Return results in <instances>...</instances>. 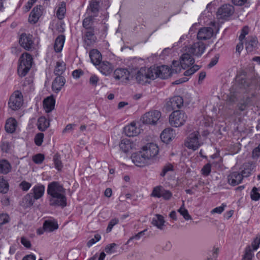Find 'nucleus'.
<instances>
[{
	"label": "nucleus",
	"mask_w": 260,
	"mask_h": 260,
	"mask_svg": "<svg viewBox=\"0 0 260 260\" xmlns=\"http://www.w3.org/2000/svg\"><path fill=\"white\" fill-rule=\"evenodd\" d=\"M45 186L42 184H38L34 186L31 189L33 198L38 200L42 197L45 192Z\"/></svg>",
	"instance_id": "cd10ccee"
},
{
	"label": "nucleus",
	"mask_w": 260,
	"mask_h": 260,
	"mask_svg": "<svg viewBox=\"0 0 260 260\" xmlns=\"http://www.w3.org/2000/svg\"><path fill=\"white\" fill-rule=\"evenodd\" d=\"M90 7L91 12L93 13V17L96 16L99 10V2L93 1L90 4Z\"/></svg>",
	"instance_id": "de8ad7c7"
},
{
	"label": "nucleus",
	"mask_w": 260,
	"mask_h": 260,
	"mask_svg": "<svg viewBox=\"0 0 260 260\" xmlns=\"http://www.w3.org/2000/svg\"><path fill=\"white\" fill-rule=\"evenodd\" d=\"M254 254L250 246H248L245 249V253L242 260H251Z\"/></svg>",
	"instance_id": "c03bdc74"
},
{
	"label": "nucleus",
	"mask_w": 260,
	"mask_h": 260,
	"mask_svg": "<svg viewBox=\"0 0 260 260\" xmlns=\"http://www.w3.org/2000/svg\"><path fill=\"white\" fill-rule=\"evenodd\" d=\"M165 220L162 215L157 214L152 221V224L156 226L158 229L162 230L164 225Z\"/></svg>",
	"instance_id": "4c0bfd02"
},
{
	"label": "nucleus",
	"mask_w": 260,
	"mask_h": 260,
	"mask_svg": "<svg viewBox=\"0 0 260 260\" xmlns=\"http://www.w3.org/2000/svg\"><path fill=\"white\" fill-rule=\"evenodd\" d=\"M255 168V164L248 162L245 165L244 170L240 172L242 174V179L244 177H247L250 174L251 171Z\"/></svg>",
	"instance_id": "e433bc0d"
},
{
	"label": "nucleus",
	"mask_w": 260,
	"mask_h": 260,
	"mask_svg": "<svg viewBox=\"0 0 260 260\" xmlns=\"http://www.w3.org/2000/svg\"><path fill=\"white\" fill-rule=\"evenodd\" d=\"M32 63V56L27 53H23L19 59L17 72L20 77H24L30 70Z\"/></svg>",
	"instance_id": "7ed1b4c3"
},
{
	"label": "nucleus",
	"mask_w": 260,
	"mask_h": 260,
	"mask_svg": "<svg viewBox=\"0 0 260 260\" xmlns=\"http://www.w3.org/2000/svg\"><path fill=\"white\" fill-rule=\"evenodd\" d=\"M178 212L186 220H189L191 219V216L189 214L188 210L184 207V204L178 210Z\"/></svg>",
	"instance_id": "a18cd8bd"
},
{
	"label": "nucleus",
	"mask_w": 260,
	"mask_h": 260,
	"mask_svg": "<svg viewBox=\"0 0 260 260\" xmlns=\"http://www.w3.org/2000/svg\"><path fill=\"white\" fill-rule=\"evenodd\" d=\"M213 29L211 27H203L199 30L197 38L200 40L210 39L213 36Z\"/></svg>",
	"instance_id": "dca6fc26"
},
{
	"label": "nucleus",
	"mask_w": 260,
	"mask_h": 260,
	"mask_svg": "<svg viewBox=\"0 0 260 260\" xmlns=\"http://www.w3.org/2000/svg\"><path fill=\"white\" fill-rule=\"evenodd\" d=\"M44 135L43 133H40L37 134L35 137V143L36 145L40 146L43 142Z\"/></svg>",
	"instance_id": "864d4df0"
},
{
	"label": "nucleus",
	"mask_w": 260,
	"mask_h": 260,
	"mask_svg": "<svg viewBox=\"0 0 260 260\" xmlns=\"http://www.w3.org/2000/svg\"><path fill=\"white\" fill-rule=\"evenodd\" d=\"M258 188L253 187L251 190L250 197L252 200L257 201L260 199V193L258 192Z\"/></svg>",
	"instance_id": "09e8293b"
},
{
	"label": "nucleus",
	"mask_w": 260,
	"mask_h": 260,
	"mask_svg": "<svg viewBox=\"0 0 260 260\" xmlns=\"http://www.w3.org/2000/svg\"><path fill=\"white\" fill-rule=\"evenodd\" d=\"M187 119V115L182 110H175L169 116V123L172 126L178 127L183 125Z\"/></svg>",
	"instance_id": "20e7f679"
},
{
	"label": "nucleus",
	"mask_w": 260,
	"mask_h": 260,
	"mask_svg": "<svg viewBox=\"0 0 260 260\" xmlns=\"http://www.w3.org/2000/svg\"><path fill=\"white\" fill-rule=\"evenodd\" d=\"M35 202V199L31 192L24 196L19 202V205L24 209H26L32 206Z\"/></svg>",
	"instance_id": "b1692460"
},
{
	"label": "nucleus",
	"mask_w": 260,
	"mask_h": 260,
	"mask_svg": "<svg viewBox=\"0 0 260 260\" xmlns=\"http://www.w3.org/2000/svg\"><path fill=\"white\" fill-rule=\"evenodd\" d=\"M55 104V100L51 95L45 99L43 101V107L47 113L51 112L54 109Z\"/></svg>",
	"instance_id": "bb28decb"
},
{
	"label": "nucleus",
	"mask_w": 260,
	"mask_h": 260,
	"mask_svg": "<svg viewBox=\"0 0 260 260\" xmlns=\"http://www.w3.org/2000/svg\"><path fill=\"white\" fill-rule=\"evenodd\" d=\"M89 57L92 63L95 65L99 64L102 60V54L97 49H92L89 52Z\"/></svg>",
	"instance_id": "c756f323"
},
{
	"label": "nucleus",
	"mask_w": 260,
	"mask_h": 260,
	"mask_svg": "<svg viewBox=\"0 0 260 260\" xmlns=\"http://www.w3.org/2000/svg\"><path fill=\"white\" fill-rule=\"evenodd\" d=\"M161 117V113L158 110L151 111L143 116L142 120L147 124H155Z\"/></svg>",
	"instance_id": "6e6552de"
},
{
	"label": "nucleus",
	"mask_w": 260,
	"mask_h": 260,
	"mask_svg": "<svg viewBox=\"0 0 260 260\" xmlns=\"http://www.w3.org/2000/svg\"><path fill=\"white\" fill-rule=\"evenodd\" d=\"M260 244V235H257L251 243L253 250H256Z\"/></svg>",
	"instance_id": "052dcab7"
},
{
	"label": "nucleus",
	"mask_w": 260,
	"mask_h": 260,
	"mask_svg": "<svg viewBox=\"0 0 260 260\" xmlns=\"http://www.w3.org/2000/svg\"><path fill=\"white\" fill-rule=\"evenodd\" d=\"M173 66L172 69L165 65L153 68V71L155 72L154 75L156 76V78L159 77L161 79H166L170 77L172 74L178 73L180 72L181 68L178 61H173Z\"/></svg>",
	"instance_id": "f03ea898"
},
{
	"label": "nucleus",
	"mask_w": 260,
	"mask_h": 260,
	"mask_svg": "<svg viewBox=\"0 0 260 260\" xmlns=\"http://www.w3.org/2000/svg\"><path fill=\"white\" fill-rule=\"evenodd\" d=\"M235 11L234 8L230 4L222 5L217 11V15L220 18L226 19L231 17Z\"/></svg>",
	"instance_id": "ddd939ff"
},
{
	"label": "nucleus",
	"mask_w": 260,
	"mask_h": 260,
	"mask_svg": "<svg viewBox=\"0 0 260 260\" xmlns=\"http://www.w3.org/2000/svg\"><path fill=\"white\" fill-rule=\"evenodd\" d=\"M124 132L127 136L131 137L137 136L140 133V130L136 126V123L132 122L130 124L124 127Z\"/></svg>",
	"instance_id": "aec40b11"
},
{
	"label": "nucleus",
	"mask_w": 260,
	"mask_h": 260,
	"mask_svg": "<svg viewBox=\"0 0 260 260\" xmlns=\"http://www.w3.org/2000/svg\"><path fill=\"white\" fill-rule=\"evenodd\" d=\"M47 193L50 206L62 208L67 206L66 189L58 182L52 181L49 183L47 186Z\"/></svg>",
	"instance_id": "f257e3e1"
},
{
	"label": "nucleus",
	"mask_w": 260,
	"mask_h": 260,
	"mask_svg": "<svg viewBox=\"0 0 260 260\" xmlns=\"http://www.w3.org/2000/svg\"><path fill=\"white\" fill-rule=\"evenodd\" d=\"M251 157L254 159H257L260 157V144L252 152Z\"/></svg>",
	"instance_id": "13d9d810"
},
{
	"label": "nucleus",
	"mask_w": 260,
	"mask_h": 260,
	"mask_svg": "<svg viewBox=\"0 0 260 260\" xmlns=\"http://www.w3.org/2000/svg\"><path fill=\"white\" fill-rule=\"evenodd\" d=\"M183 99L179 95L174 96L170 98L166 103L167 110L171 111L175 109H180L183 105Z\"/></svg>",
	"instance_id": "9d476101"
},
{
	"label": "nucleus",
	"mask_w": 260,
	"mask_h": 260,
	"mask_svg": "<svg viewBox=\"0 0 260 260\" xmlns=\"http://www.w3.org/2000/svg\"><path fill=\"white\" fill-rule=\"evenodd\" d=\"M65 83V78L62 76H58L53 81L52 88L55 92L57 93L61 89Z\"/></svg>",
	"instance_id": "a878e982"
},
{
	"label": "nucleus",
	"mask_w": 260,
	"mask_h": 260,
	"mask_svg": "<svg viewBox=\"0 0 260 260\" xmlns=\"http://www.w3.org/2000/svg\"><path fill=\"white\" fill-rule=\"evenodd\" d=\"M205 46L203 43L196 42L192 44L189 49V52L193 55L200 56L204 53Z\"/></svg>",
	"instance_id": "f3484780"
},
{
	"label": "nucleus",
	"mask_w": 260,
	"mask_h": 260,
	"mask_svg": "<svg viewBox=\"0 0 260 260\" xmlns=\"http://www.w3.org/2000/svg\"><path fill=\"white\" fill-rule=\"evenodd\" d=\"M9 221V216L6 213H2L0 214V225L8 223Z\"/></svg>",
	"instance_id": "680f3d73"
},
{
	"label": "nucleus",
	"mask_w": 260,
	"mask_h": 260,
	"mask_svg": "<svg viewBox=\"0 0 260 260\" xmlns=\"http://www.w3.org/2000/svg\"><path fill=\"white\" fill-rule=\"evenodd\" d=\"M131 158L135 165L140 167L145 166L147 164V160H148L146 158L142 150L133 153Z\"/></svg>",
	"instance_id": "4468645a"
},
{
	"label": "nucleus",
	"mask_w": 260,
	"mask_h": 260,
	"mask_svg": "<svg viewBox=\"0 0 260 260\" xmlns=\"http://www.w3.org/2000/svg\"><path fill=\"white\" fill-rule=\"evenodd\" d=\"M175 137V132L172 128L165 129L160 135V139L165 143H169Z\"/></svg>",
	"instance_id": "5701e85b"
},
{
	"label": "nucleus",
	"mask_w": 260,
	"mask_h": 260,
	"mask_svg": "<svg viewBox=\"0 0 260 260\" xmlns=\"http://www.w3.org/2000/svg\"><path fill=\"white\" fill-rule=\"evenodd\" d=\"M119 222V220L117 218H114L111 219L108 224V225L107 226V228L106 229L107 233H109L111 231L113 227L117 224Z\"/></svg>",
	"instance_id": "bf43d9fd"
},
{
	"label": "nucleus",
	"mask_w": 260,
	"mask_h": 260,
	"mask_svg": "<svg viewBox=\"0 0 260 260\" xmlns=\"http://www.w3.org/2000/svg\"><path fill=\"white\" fill-rule=\"evenodd\" d=\"M19 43L26 50L29 51L34 48L33 37L30 34H22L19 39Z\"/></svg>",
	"instance_id": "9b49d317"
},
{
	"label": "nucleus",
	"mask_w": 260,
	"mask_h": 260,
	"mask_svg": "<svg viewBox=\"0 0 260 260\" xmlns=\"http://www.w3.org/2000/svg\"><path fill=\"white\" fill-rule=\"evenodd\" d=\"M11 165L7 159H0V173L7 174L11 172Z\"/></svg>",
	"instance_id": "2f4dec72"
},
{
	"label": "nucleus",
	"mask_w": 260,
	"mask_h": 260,
	"mask_svg": "<svg viewBox=\"0 0 260 260\" xmlns=\"http://www.w3.org/2000/svg\"><path fill=\"white\" fill-rule=\"evenodd\" d=\"M66 11V3L62 2L56 12V16L59 20H62L64 18Z\"/></svg>",
	"instance_id": "a19ab883"
},
{
	"label": "nucleus",
	"mask_w": 260,
	"mask_h": 260,
	"mask_svg": "<svg viewBox=\"0 0 260 260\" xmlns=\"http://www.w3.org/2000/svg\"><path fill=\"white\" fill-rule=\"evenodd\" d=\"M154 74L152 68L142 67L137 72L136 79L139 83L144 84L148 83L149 79H155L156 76Z\"/></svg>",
	"instance_id": "39448f33"
},
{
	"label": "nucleus",
	"mask_w": 260,
	"mask_h": 260,
	"mask_svg": "<svg viewBox=\"0 0 260 260\" xmlns=\"http://www.w3.org/2000/svg\"><path fill=\"white\" fill-rule=\"evenodd\" d=\"M97 66H98V69L100 72L105 76L110 75L113 71V66L108 61H101Z\"/></svg>",
	"instance_id": "a211bd4d"
},
{
	"label": "nucleus",
	"mask_w": 260,
	"mask_h": 260,
	"mask_svg": "<svg viewBox=\"0 0 260 260\" xmlns=\"http://www.w3.org/2000/svg\"><path fill=\"white\" fill-rule=\"evenodd\" d=\"M117 246V245L115 243H111L107 245L105 248V251L107 253H112L115 251V248Z\"/></svg>",
	"instance_id": "4d7b16f0"
},
{
	"label": "nucleus",
	"mask_w": 260,
	"mask_h": 260,
	"mask_svg": "<svg viewBox=\"0 0 260 260\" xmlns=\"http://www.w3.org/2000/svg\"><path fill=\"white\" fill-rule=\"evenodd\" d=\"M258 40L256 37H249L245 44L247 51L249 52H252L256 48Z\"/></svg>",
	"instance_id": "c85d7f7f"
},
{
	"label": "nucleus",
	"mask_w": 260,
	"mask_h": 260,
	"mask_svg": "<svg viewBox=\"0 0 260 260\" xmlns=\"http://www.w3.org/2000/svg\"><path fill=\"white\" fill-rule=\"evenodd\" d=\"M200 133L198 131H195L188 136L185 142L186 147L193 150H197L203 144L200 139Z\"/></svg>",
	"instance_id": "423d86ee"
},
{
	"label": "nucleus",
	"mask_w": 260,
	"mask_h": 260,
	"mask_svg": "<svg viewBox=\"0 0 260 260\" xmlns=\"http://www.w3.org/2000/svg\"><path fill=\"white\" fill-rule=\"evenodd\" d=\"M17 125L16 120L12 117L7 119L5 124V129L9 133H13L15 131Z\"/></svg>",
	"instance_id": "7c9ffc66"
},
{
	"label": "nucleus",
	"mask_w": 260,
	"mask_h": 260,
	"mask_svg": "<svg viewBox=\"0 0 260 260\" xmlns=\"http://www.w3.org/2000/svg\"><path fill=\"white\" fill-rule=\"evenodd\" d=\"M49 121L44 116L40 117L38 119V128L41 131H45L49 127Z\"/></svg>",
	"instance_id": "72a5a7b5"
},
{
	"label": "nucleus",
	"mask_w": 260,
	"mask_h": 260,
	"mask_svg": "<svg viewBox=\"0 0 260 260\" xmlns=\"http://www.w3.org/2000/svg\"><path fill=\"white\" fill-rule=\"evenodd\" d=\"M21 243L24 247L27 248H30L31 246L30 241L24 237H21Z\"/></svg>",
	"instance_id": "338daca9"
},
{
	"label": "nucleus",
	"mask_w": 260,
	"mask_h": 260,
	"mask_svg": "<svg viewBox=\"0 0 260 260\" xmlns=\"http://www.w3.org/2000/svg\"><path fill=\"white\" fill-rule=\"evenodd\" d=\"M242 180V174L239 171L232 172L228 176V182L232 186L238 185Z\"/></svg>",
	"instance_id": "2eb2a0df"
},
{
	"label": "nucleus",
	"mask_w": 260,
	"mask_h": 260,
	"mask_svg": "<svg viewBox=\"0 0 260 260\" xmlns=\"http://www.w3.org/2000/svg\"><path fill=\"white\" fill-rule=\"evenodd\" d=\"M66 69V64L63 61H57L55 67L54 73L56 75L61 76Z\"/></svg>",
	"instance_id": "f704fd0d"
},
{
	"label": "nucleus",
	"mask_w": 260,
	"mask_h": 260,
	"mask_svg": "<svg viewBox=\"0 0 260 260\" xmlns=\"http://www.w3.org/2000/svg\"><path fill=\"white\" fill-rule=\"evenodd\" d=\"M96 40V37L95 36L94 28L91 29V30H85L84 42L87 46H91L95 42Z\"/></svg>",
	"instance_id": "4be33fe9"
},
{
	"label": "nucleus",
	"mask_w": 260,
	"mask_h": 260,
	"mask_svg": "<svg viewBox=\"0 0 260 260\" xmlns=\"http://www.w3.org/2000/svg\"><path fill=\"white\" fill-rule=\"evenodd\" d=\"M9 190V184L3 178H0V192L6 193Z\"/></svg>",
	"instance_id": "37998d69"
},
{
	"label": "nucleus",
	"mask_w": 260,
	"mask_h": 260,
	"mask_svg": "<svg viewBox=\"0 0 260 260\" xmlns=\"http://www.w3.org/2000/svg\"><path fill=\"white\" fill-rule=\"evenodd\" d=\"M64 41L65 36L63 35H60L56 38L54 45L56 52H60L62 50Z\"/></svg>",
	"instance_id": "473e14b6"
},
{
	"label": "nucleus",
	"mask_w": 260,
	"mask_h": 260,
	"mask_svg": "<svg viewBox=\"0 0 260 260\" xmlns=\"http://www.w3.org/2000/svg\"><path fill=\"white\" fill-rule=\"evenodd\" d=\"M200 69V67L198 65H194L190 69L187 70L184 73L185 76H189L194 74L196 72Z\"/></svg>",
	"instance_id": "8fccbe9b"
},
{
	"label": "nucleus",
	"mask_w": 260,
	"mask_h": 260,
	"mask_svg": "<svg viewBox=\"0 0 260 260\" xmlns=\"http://www.w3.org/2000/svg\"><path fill=\"white\" fill-rule=\"evenodd\" d=\"M23 104V97L22 93L16 90L11 95L8 102L9 107L14 111L20 109Z\"/></svg>",
	"instance_id": "0eeeda50"
},
{
	"label": "nucleus",
	"mask_w": 260,
	"mask_h": 260,
	"mask_svg": "<svg viewBox=\"0 0 260 260\" xmlns=\"http://www.w3.org/2000/svg\"><path fill=\"white\" fill-rule=\"evenodd\" d=\"M1 149L2 151L4 152H8L10 146L9 143L7 142H2L0 145Z\"/></svg>",
	"instance_id": "774afa93"
},
{
	"label": "nucleus",
	"mask_w": 260,
	"mask_h": 260,
	"mask_svg": "<svg viewBox=\"0 0 260 260\" xmlns=\"http://www.w3.org/2000/svg\"><path fill=\"white\" fill-rule=\"evenodd\" d=\"M211 171V165L209 163L205 165L201 170V172L204 176H208L209 175Z\"/></svg>",
	"instance_id": "603ef678"
},
{
	"label": "nucleus",
	"mask_w": 260,
	"mask_h": 260,
	"mask_svg": "<svg viewBox=\"0 0 260 260\" xmlns=\"http://www.w3.org/2000/svg\"><path fill=\"white\" fill-rule=\"evenodd\" d=\"M133 143L129 140H123L119 144L120 149L125 153L129 152L132 149Z\"/></svg>",
	"instance_id": "58836bf2"
},
{
	"label": "nucleus",
	"mask_w": 260,
	"mask_h": 260,
	"mask_svg": "<svg viewBox=\"0 0 260 260\" xmlns=\"http://www.w3.org/2000/svg\"><path fill=\"white\" fill-rule=\"evenodd\" d=\"M249 31V28L248 26H244L241 29V34L239 37V40L240 41H243L246 35H248Z\"/></svg>",
	"instance_id": "6e6d98bb"
},
{
	"label": "nucleus",
	"mask_w": 260,
	"mask_h": 260,
	"mask_svg": "<svg viewBox=\"0 0 260 260\" xmlns=\"http://www.w3.org/2000/svg\"><path fill=\"white\" fill-rule=\"evenodd\" d=\"M219 58V54H215V55L211 59V60L210 61V63L208 64V68H211L214 67L215 65H216L218 61Z\"/></svg>",
	"instance_id": "e2e57ef3"
},
{
	"label": "nucleus",
	"mask_w": 260,
	"mask_h": 260,
	"mask_svg": "<svg viewBox=\"0 0 260 260\" xmlns=\"http://www.w3.org/2000/svg\"><path fill=\"white\" fill-rule=\"evenodd\" d=\"M100 82L99 77L95 74H91L89 79V84L90 86L95 87Z\"/></svg>",
	"instance_id": "49530a36"
},
{
	"label": "nucleus",
	"mask_w": 260,
	"mask_h": 260,
	"mask_svg": "<svg viewBox=\"0 0 260 260\" xmlns=\"http://www.w3.org/2000/svg\"><path fill=\"white\" fill-rule=\"evenodd\" d=\"M194 62L193 58L188 53H184L180 58V61L179 62L182 68L185 69L192 65Z\"/></svg>",
	"instance_id": "412c9836"
},
{
	"label": "nucleus",
	"mask_w": 260,
	"mask_h": 260,
	"mask_svg": "<svg viewBox=\"0 0 260 260\" xmlns=\"http://www.w3.org/2000/svg\"><path fill=\"white\" fill-rule=\"evenodd\" d=\"M151 196L157 198H162L165 200H169L172 197V193L170 190L165 189L162 186L158 185L153 188Z\"/></svg>",
	"instance_id": "1a4fd4ad"
},
{
	"label": "nucleus",
	"mask_w": 260,
	"mask_h": 260,
	"mask_svg": "<svg viewBox=\"0 0 260 260\" xmlns=\"http://www.w3.org/2000/svg\"><path fill=\"white\" fill-rule=\"evenodd\" d=\"M142 152L148 160L155 156L158 153V146L154 143H148L142 148Z\"/></svg>",
	"instance_id": "f8f14e48"
},
{
	"label": "nucleus",
	"mask_w": 260,
	"mask_h": 260,
	"mask_svg": "<svg viewBox=\"0 0 260 260\" xmlns=\"http://www.w3.org/2000/svg\"><path fill=\"white\" fill-rule=\"evenodd\" d=\"M19 186L23 191H27L30 188L31 184L28 182L23 181L20 183Z\"/></svg>",
	"instance_id": "0e129e2a"
},
{
	"label": "nucleus",
	"mask_w": 260,
	"mask_h": 260,
	"mask_svg": "<svg viewBox=\"0 0 260 260\" xmlns=\"http://www.w3.org/2000/svg\"><path fill=\"white\" fill-rule=\"evenodd\" d=\"M93 16L88 17L84 19L82 22V25L85 30L90 29L92 28H94V27L92 26L93 19Z\"/></svg>",
	"instance_id": "ea45409f"
},
{
	"label": "nucleus",
	"mask_w": 260,
	"mask_h": 260,
	"mask_svg": "<svg viewBox=\"0 0 260 260\" xmlns=\"http://www.w3.org/2000/svg\"><path fill=\"white\" fill-rule=\"evenodd\" d=\"M58 228V224L55 221L46 220L43 224V228L47 232H52Z\"/></svg>",
	"instance_id": "c9c22d12"
},
{
	"label": "nucleus",
	"mask_w": 260,
	"mask_h": 260,
	"mask_svg": "<svg viewBox=\"0 0 260 260\" xmlns=\"http://www.w3.org/2000/svg\"><path fill=\"white\" fill-rule=\"evenodd\" d=\"M45 158L44 155L41 153H39L32 156L33 161L37 164H41L43 162Z\"/></svg>",
	"instance_id": "3c124183"
},
{
	"label": "nucleus",
	"mask_w": 260,
	"mask_h": 260,
	"mask_svg": "<svg viewBox=\"0 0 260 260\" xmlns=\"http://www.w3.org/2000/svg\"><path fill=\"white\" fill-rule=\"evenodd\" d=\"M53 160L55 169L58 171L61 170L62 168L63 165L61 161V157L60 155H59L58 153L54 154L53 157Z\"/></svg>",
	"instance_id": "79ce46f5"
},
{
	"label": "nucleus",
	"mask_w": 260,
	"mask_h": 260,
	"mask_svg": "<svg viewBox=\"0 0 260 260\" xmlns=\"http://www.w3.org/2000/svg\"><path fill=\"white\" fill-rule=\"evenodd\" d=\"M129 72L125 68L116 69L114 72V77L116 79L128 80L129 79Z\"/></svg>",
	"instance_id": "393cba45"
},
{
	"label": "nucleus",
	"mask_w": 260,
	"mask_h": 260,
	"mask_svg": "<svg viewBox=\"0 0 260 260\" xmlns=\"http://www.w3.org/2000/svg\"><path fill=\"white\" fill-rule=\"evenodd\" d=\"M42 14V6H37L31 11L28 18L30 23L35 24L37 22Z\"/></svg>",
	"instance_id": "6ab92c4d"
},
{
	"label": "nucleus",
	"mask_w": 260,
	"mask_h": 260,
	"mask_svg": "<svg viewBox=\"0 0 260 260\" xmlns=\"http://www.w3.org/2000/svg\"><path fill=\"white\" fill-rule=\"evenodd\" d=\"M219 249L214 248L213 250L212 255L207 258L206 260H216L218 254Z\"/></svg>",
	"instance_id": "69168bd1"
},
{
	"label": "nucleus",
	"mask_w": 260,
	"mask_h": 260,
	"mask_svg": "<svg viewBox=\"0 0 260 260\" xmlns=\"http://www.w3.org/2000/svg\"><path fill=\"white\" fill-rule=\"evenodd\" d=\"M173 166L171 164L167 165L163 167L160 176L164 177L169 172L173 171Z\"/></svg>",
	"instance_id": "5fc2aeb1"
}]
</instances>
